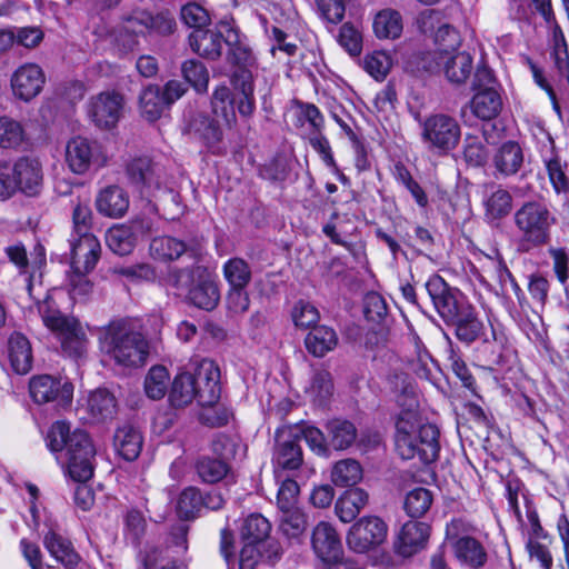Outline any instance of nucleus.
<instances>
[{"instance_id":"2eb2a0df","label":"nucleus","mask_w":569,"mask_h":569,"mask_svg":"<svg viewBox=\"0 0 569 569\" xmlns=\"http://www.w3.org/2000/svg\"><path fill=\"white\" fill-rule=\"evenodd\" d=\"M419 29L423 33H435V41L438 44V49L435 52L441 50L456 51L460 46V36L458 31L448 23L441 22V13L437 10H425L418 18Z\"/></svg>"},{"instance_id":"a878e982","label":"nucleus","mask_w":569,"mask_h":569,"mask_svg":"<svg viewBox=\"0 0 569 569\" xmlns=\"http://www.w3.org/2000/svg\"><path fill=\"white\" fill-rule=\"evenodd\" d=\"M97 210L109 218H121L128 211V193L119 186H108L96 199Z\"/></svg>"},{"instance_id":"603ef678","label":"nucleus","mask_w":569,"mask_h":569,"mask_svg":"<svg viewBox=\"0 0 569 569\" xmlns=\"http://www.w3.org/2000/svg\"><path fill=\"white\" fill-rule=\"evenodd\" d=\"M196 267L173 268L169 270L164 281L167 287L174 290L176 296L186 298L196 279Z\"/></svg>"},{"instance_id":"9d476101","label":"nucleus","mask_w":569,"mask_h":569,"mask_svg":"<svg viewBox=\"0 0 569 569\" xmlns=\"http://www.w3.org/2000/svg\"><path fill=\"white\" fill-rule=\"evenodd\" d=\"M192 366L193 371L191 376L199 405L203 407L213 406L219 400L221 392L218 366L209 359L194 361Z\"/></svg>"},{"instance_id":"3c124183","label":"nucleus","mask_w":569,"mask_h":569,"mask_svg":"<svg viewBox=\"0 0 569 569\" xmlns=\"http://www.w3.org/2000/svg\"><path fill=\"white\" fill-rule=\"evenodd\" d=\"M126 171L129 181L137 187L151 184L153 181V166L147 157L132 159L128 162Z\"/></svg>"},{"instance_id":"c756f323","label":"nucleus","mask_w":569,"mask_h":569,"mask_svg":"<svg viewBox=\"0 0 569 569\" xmlns=\"http://www.w3.org/2000/svg\"><path fill=\"white\" fill-rule=\"evenodd\" d=\"M113 443L116 450L124 460L133 461L141 452L143 439L137 428L131 425H124L117 429Z\"/></svg>"},{"instance_id":"7ed1b4c3","label":"nucleus","mask_w":569,"mask_h":569,"mask_svg":"<svg viewBox=\"0 0 569 569\" xmlns=\"http://www.w3.org/2000/svg\"><path fill=\"white\" fill-rule=\"evenodd\" d=\"M101 350L121 367H138L144 363L148 343L127 319H116L100 329Z\"/></svg>"},{"instance_id":"c85d7f7f","label":"nucleus","mask_w":569,"mask_h":569,"mask_svg":"<svg viewBox=\"0 0 569 569\" xmlns=\"http://www.w3.org/2000/svg\"><path fill=\"white\" fill-rule=\"evenodd\" d=\"M43 545L50 555L66 569L74 568L81 560L72 543L54 531H49L44 536Z\"/></svg>"},{"instance_id":"864d4df0","label":"nucleus","mask_w":569,"mask_h":569,"mask_svg":"<svg viewBox=\"0 0 569 569\" xmlns=\"http://www.w3.org/2000/svg\"><path fill=\"white\" fill-rule=\"evenodd\" d=\"M432 495L426 488H415L405 499V510L411 518L422 517L431 507Z\"/></svg>"},{"instance_id":"4d7b16f0","label":"nucleus","mask_w":569,"mask_h":569,"mask_svg":"<svg viewBox=\"0 0 569 569\" xmlns=\"http://www.w3.org/2000/svg\"><path fill=\"white\" fill-rule=\"evenodd\" d=\"M280 531L288 538H298L307 528L305 513L299 509L281 510Z\"/></svg>"},{"instance_id":"2f4dec72","label":"nucleus","mask_w":569,"mask_h":569,"mask_svg":"<svg viewBox=\"0 0 569 569\" xmlns=\"http://www.w3.org/2000/svg\"><path fill=\"white\" fill-rule=\"evenodd\" d=\"M299 441L303 439L311 451L321 457H329L330 448L328 441V435L325 433L317 427L300 421L293 425H287Z\"/></svg>"},{"instance_id":"4c0bfd02","label":"nucleus","mask_w":569,"mask_h":569,"mask_svg":"<svg viewBox=\"0 0 569 569\" xmlns=\"http://www.w3.org/2000/svg\"><path fill=\"white\" fill-rule=\"evenodd\" d=\"M402 29V17L393 9L381 10L375 17L373 31L379 39H397Z\"/></svg>"},{"instance_id":"4468645a","label":"nucleus","mask_w":569,"mask_h":569,"mask_svg":"<svg viewBox=\"0 0 569 569\" xmlns=\"http://www.w3.org/2000/svg\"><path fill=\"white\" fill-rule=\"evenodd\" d=\"M10 82L13 96L28 102L42 91L46 76L38 64L24 63L12 73Z\"/></svg>"},{"instance_id":"774afa93","label":"nucleus","mask_w":569,"mask_h":569,"mask_svg":"<svg viewBox=\"0 0 569 569\" xmlns=\"http://www.w3.org/2000/svg\"><path fill=\"white\" fill-rule=\"evenodd\" d=\"M292 320L299 328L307 329L316 327L320 315L315 306L306 301H299L292 309Z\"/></svg>"},{"instance_id":"0eeeda50","label":"nucleus","mask_w":569,"mask_h":569,"mask_svg":"<svg viewBox=\"0 0 569 569\" xmlns=\"http://www.w3.org/2000/svg\"><path fill=\"white\" fill-rule=\"evenodd\" d=\"M388 537V525L378 516H363L349 528L346 541L356 553H368L379 548Z\"/></svg>"},{"instance_id":"ea45409f","label":"nucleus","mask_w":569,"mask_h":569,"mask_svg":"<svg viewBox=\"0 0 569 569\" xmlns=\"http://www.w3.org/2000/svg\"><path fill=\"white\" fill-rule=\"evenodd\" d=\"M139 107L144 119L151 122L158 120L167 108L161 88L154 84L144 88L139 97Z\"/></svg>"},{"instance_id":"37998d69","label":"nucleus","mask_w":569,"mask_h":569,"mask_svg":"<svg viewBox=\"0 0 569 569\" xmlns=\"http://www.w3.org/2000/svg\"><path fill=\"white\" fill-rule=\"evenodd\" d=\"M116 399L106 389L93 391L88 399V410L96 421L111 419L116 413Z\"/></svg>"},{"instance_id":"ddd939ff","label":"nucleus","mask_w":569,"mask_h":569,"mask_svg":"<svg viewBox=\"0 0 569 569\" xmlns=\"http://www.w3.org/2000/svg\"><path fill=\"white\" fill-rule=\"evenodd\" d=\"M196 279L186 295V301L202 310H213L220 300L214 276L204 267H196Z\"/></svg>"},{"instance_id":"a19ab883","label":"nucleus","mask_w":569,"mask_h":569,"mask_svg":"<svg viewBox=\"0 0 569 569\" xmlns=\"http://www.w3.org/2000/svg\"><path fill=\"white\" fill-rule=\"evenodd\" d=\"M363 477L361 465L356 459L337 461L331 469V481L337 487H352Z\"/></svg>"},{"instance_id":"e433bc0d","label":"nucleus","mask_w":569,"mask_h":569,"mask_svg":"<svg viewBox=\"0 0 569 569\" xmlns=\"http://www.w3.org/2000/svg\"><path fill=\"white\" fill-rule=\"evenodd\" d=\"M502 108V100L493 87L478 91L471 101V109L475 116L482 120L495 119Z\"/></svg>"},{"instance_id":"338daca9","label":"nucleus","mask_w":569,"mask_h":569,"mask_svg":"<svg viewBox=\"0 0 569 569\" xmlns=\"http://www.w3.org/2000/svg\"><path fill=\"white\" fill-rule=\"evenodd\" d=\"M181 20L194 30L203 29L210 22L208 11L198 3L190 2L181 8Z\"/></svg>"},{"instance_id":"f03ea898","label":"nucleus","mask_w":569,"mask_h":569,"mask_svg":"<svg viewBox=\"0 0 569 569\" xmlns=\"http://www.w3.org/2000/svg\"><path fill=\"white\" fill-rule=\"evenodd\" d=\"M47 440L51 451H66L67 470L72 480L83 483L92 478L96 448L86 431H71L69 423L57 421L50 427Z\"/></svg>"},{"instance_id":"20e7f679","label":"nucleus","mask_w":569,"mask_h":569,"mask_svg":"<svg viewBox=\"0 0 569 569\" xmlns=\"http://www.w3.org/2000/svg\"><path fill=\"white\" fill-rule=\"evenodd\" d=\"M43 325L60 340L63 351L72 357H81L87 349V335L74 317L64 316L47 303L39 307Z\"/></svg>"},{"instance_id":"b1692460","label":"nucleus","mask_w":569,"mask_h":569,"mask_svg":"<svg viewBox=\"0 0 569 569\" xmlns=\"http://www.w3.org/2000/svg\"><path fill=\"white\" fill-rule=\"evenodd\" d=\"M429 526L425 522H406L398 536L396 550L403 557H409L421 549L429 538Z\"/></svg>"},{"instance_id":"e2e57ef3","label":"nucleus","mask_w":569,"mask_h":569,"mask_svg":"<svg viewBox=\"0 0 569 569\" xmlns=\"http://www.w3.org/2000/svg\"><path fill=\"white\" fill-rule=\"evenodd\" d=\"M541 16L552 28V42L557 56L566 54V41L560 27L555 22V16L551 9L550 0H536Z\"/></svg>"},{"instance_id":"0e129e2a","label":"nucleus","mask_w":569,"mask_h":569,"mask_svg":"<svg viewBox=\"0 0 569 569\" xmlns=\"http://www.w3.org/2000/svg\"><path fill=\"white\" fill-rule=\"evenodd\" d=\"M516 226L522 232L523 243L522 249L528 251L531 248V237L533 232V204L531 202L525 203L515 214Z\"/></svg>"},{"instance_id":"423d86ee","label":"nucleus","mask_w":569,"mask_h":569,"mask_svg":"<svg viewBox=\"0 0 569 569\" xmlns=\"http://www.w3.org/2000/svg\"><path fill=\"white\" fill-rule=\"evenodd\" d=\"M311 543L315 553L328 569H357L353 560L346 559L339 535L329 522H319L312 531Z\"/></svg>"},{"instance_id":"49530a36","label":"nucleus","mask_w":569,"mask_h":569,"mask_svg":"<svg viewBox=\"0 0 569 569\" xmlns=\"http://www.w3.org/2000/svg\"><path fill=\"white\" fill-rule=\"evenodd\" d=\"M456 326V336L466 343L473 342L481 333L482 323L470 312H465L461 307L458 310L457 319L446 320Z\"/></svg>"},{"instance_id":"5701e85b","label":"nucleus","mask_w":569,"mask_h":569,"mask_svg":"<svg viewBox=\"0 0 569 569\" xmlns=\"http://www.w3.org/2000/svg\"><path fill=\"white\" fill-rule=\"evenodd\" d=\"M231 83L238 92L237 109L242 118H250L256 110L254 78L249 69H238L231 77Z\"/></svg>"},{"instance_id":"f704fd0d","label":"nucleus","mask_w":569,"mask_h":569,"mask_svg":"<svg viewBox=\"0 0 569 569\" xmlns=\"http://www.w3.org/2000/svg\"><path fill=\"white\" fill-rule=\"evenodd\" d=\"M236 102L233 92L224 84L214 88L211 94L210 106L212 113L221 118L229 128L237 123Z\"/></svg>"},{"instance_id":"dca6fc26","label":"nucleus","mask_w":569,"mask_h":569,"mask_svg":"<svg viewBox=\"0 0 569 569\" xmlns=\"http://www.w3.org/2000/svg\"><path fill=\"white\" fill-rule=\"evenodd\" d=\"M29 391L33 401L39 405L59 399L64 406L71 402L73 387L68 382L61 383L49 375H41L30 380Z\"/></svg>"},{"instance_id":"58836bf2","label":"nucleus","mask_w":569,"mask_h":569,"mask_svg":"<svg viewBox=\"0 0 569 569\" xmlns=\"http://www.w3.org/2000/svg\"><path fill=\"white\" fill-rule=\"evenodd\" d=\"M523 161L522 150L516 142L502 144L493 157L496 169L505 176L516 173Z\"/></svg>"},{"instance_id":"9b49d317","label":"nucleus","mask_w":569,"mask_h":569,"mask_svg":"<svg viewBox=\"0 0 569 569\" xmlns=\"http://www.w3.org/2000/svg\"><path fill=\"white\" fill-rule=\"evenodd\" d=\"M272 462L281 470H297L303 463L302 449L287 425L276 430Z\"/></svg>"},{"instance_id":"393cba45","label":"nucleus","mask_w":569,"mask_h":569,"mask_svg":"<svg viewBox=\"0 0 569 569\" xmlns=\"http://www.w3.org/2000/svg\"><path fill=\"white\" fill-rule=\"evenodd\" d=\"M369 503V493L362 488H352L345 491L335 503V512L340 521L349 523L357 519L359 513Z\"/></svg>"},{"instance_id":"de8ad7c7","label":"nucleus","mask_w":569,"mask_h":569,"mask_svg":"<svg viewBox=\"0 0 569 569\" xmlns=\"http://www.w3.org/2000/svg\"><path fill=\"white\" fill-rule=\"evenodd\" d=\"M183 79L199 93L207 92L209 84V71L198 60L190 59L181 64Z\"/></svg>"},{"instance_id":"72a5a7b5","label":"nucleus","mask_w":569,"mask_h":569,"mask_svg":"<svg viewBox=\"0 0 569 569\" xmlns=\"http://www.w3.org/2000/svg\"><path fill=\"white\" fill-rule=\"evenodd\" d=\"M187 251L184 241L171 236L154 237L149 244L150 256L161 262L174 261Z\"/></svg>"},{"instance_id":"c9c22d12","label":"nucleus","mask_w":569,"mask_h":569,"mask_svg":"<svg viewBox=\"0 0 569 569\" xmlns=\"http://www.w3.org/2000/svg\"><path fill=\"white\" fill-rule=\"evenodd\" d=\"M338 343L336 331L327 326H316L307 335L305 345L315 357L321 358L333 350Z\"/></svg>"},{"instance_id":"6ab92c4d","label":"nucleus","mask_w":569,"mask_h":569,"mask_svg":"<svg viewBox=\"0 0 569 569\" xmlns=\"http://www.w3.org/2000/svg\"><path fill=\"white\" fill-rule=\"evenodd\" d=\"M17 192L36 196L40 192L43 171L40 161L31 157H20L13 162Z\"/></svg>"},{"instance_id":"8fccbe9b","label":"nucleus","mask_w":569,"mask_h":569,"mask_svg":"<svg viewBox=\"0 0 569 569\" xmlns=\"http://www.w3.org/2000/svg\"><path fill=\"white\" fill-rule=\"evenodd\" d=\"M223 274L231 288H246L251 280V269L240 258L228 260L223 266Z\"/></svg>"},{"instance_id":"680f3d73","label":"nucleus","mask_w":569,"mask_h":569,"mask_svg":"<svg viewBox=\"0 0 569 569\" xmlns=\"http://www.w3.org/2000/svg\"><path fill=\"white\" fill-rule=\"evenodd\" d=\"M486 217L490 220L500 219L511 210V196L508 191L498 189L486 200Z\"/></svg>"},{"instance_id":"5fc2aeb1","label":"nucleus","mask_w":569,"mask_h":569,"mask_svg":"<svg viewBox=\"0 0 569 569\" xmlns=\"http://www.w3.org/2000/svg\"><path fill=\"white\" fill-rule=\"evenodd\" d=\"M168 381V370L163 366H153L144 379L147 396L153 400L161 399L167 392Z\"/></svg>"},{"instance_id":"f257e3e1","label":"nucleus","mask_w":569,"mask_h":569,"mask_svg":"<svg viewBox=\"0 0 569 569\" xmlns=\"http://www.w3.org/2000/svg\"><path fill=\"white\" fill-rule=\"evenodd\" d=\"M391 390L397 393V403L402 408L396 423V449L405 459L416 457L423 463L435 461L439 453V430L435 425L422 423L419 416L415 386L407 373L389 376Z\"/></svg>"},{"instance_id":"052dcab7","label":"nucleus","mask_w":569,"mask_h":569,"mask_svg":"<svg viewBox=\"0 0 569 569\" xmlns=\"http://www.w3.org/2000/svg\"><path fill=\"white\" fill-rule=\"evenodd\" d=\"M87 273L83 270L72 269L68 274V292L76 302L84 301L92 292L93 284Z\"/></svg>"},{"instance_id":"aec40b11","label":"nucleus","mask_w":569,"mask_h":569,"mask_svg":"<svg viewBox=\"0 0 569 569\" xmlns=\"http://www.w3.org/2000/svg\"><path fill=\"white\" fill-rule=\"evenodd\" d=\"M71 269L90 272L96 267L101 252V246L94 234L70 237Z\"/></svg>"},{"instance_id":"cd10ccee","label":"nucleus","mask_w":569,"mask_h":569,"mask_svg":"<svg viewBox=\"0 0 569 569\" xmlns=\"http://www.w3.org/2000/svg\"><path fill=\"white\" fill-rule=\"evenodd\" d=\"M8 352L12 369L19 375H26L32 367V350L28 338L13 332L8 340Z\"/></svg>"},{"instance_id":"c03bdc74","label":"nucleus","mask_w":569,"mask_h":569,"mask_svg":"<svg viewBox=\"0 0 569 569\" xmlns=\"http://www.w3.org/2000/svg\"><path fill=\"white\" fill-rule=\"evenodd\" d=\"M271 532V523L260 513L248 516L241 528V537L246 542L263 543Z\"/></svg>"},{"instance_id":"bb28decb","label":"nucleus","mask_w":569,"mask_h":569,"mask_svg":"<svg viewBox=\"0 0 569 569\" xmlns=\"http://www.w3.org/2000/svg\"><path fill=\"white\" fill-rule=\"evenodd\" d=\"M151 21V12L141 7H134L121 16L119 31L129 36L126 43L129 49H132L138 43L137 37L149 32V23Z\"/></svg>"},{"instance_id":"a211bd4d","label":"nucleus","mask_w":569,"mask_h":569,"mask_svg":"<svg viewBox=\"0 0 569 569\" xmlns=\"http://www.w3.org/2000/svg\"><path fill=\"white\" fill-rule=\"evenodd\" d=\"M186 130L209 149L217 148L223 138L218 121L200 111L189 112L186 118Z\"/></svg>"},{"instance_id":"bf43d9fd","label":"nucleus","mask_w":569,"mask_h":569,"mask_svg":"<svg viewBox=\"0 0 569 569\" xmlns=\"http://www.w3.org/2000/svg\"><path fill=\"white\" fill-rule=\"evenodd\" d=\"M308 392L313 401L323 405L333 392V382L330 372L326 370L316 371L312 376Z\"/></svg>"},{"instance_id":"a18cd8bd","label":"nucleus","mask_w":569,"mask_h":569,"mask_svg":"<svg viewBox=\"0 0 569 569\" xmlns=\"http://www.w3.org/2000/svg\"><path fill=\"white\" fill-rule=\"evenodd\" d=\"M106 242L109 249L119 256L131 253L137 246L132 231L124 223L110 228L106 234Z\"/></svg>"},{"instance_id":"6e6552de","label":"nucleus","mask_w":569,"mask_h":569,"mask_svg":"<svg viewBox=\"0 0 569 569\" xmlns=\"http://www.w3.org/2000/svg\"><path fill=\"white\" fill-rule=\"evenodd\" d=\"M423 68L430 72L443 70L446 78L457 84L463 83L471 74L472 57L467 52L441 50L429 52L423 58Z\"/></svg>"},{"instance_id":"412c9836","label":"nucleus","mask_w":569,"mask_h":569,"mask_svg":"<svg viewBox=\"0 0 569 569\" xmlns=\"http://www.w3.org/2000/svg\"><path fill=\"white\" fill-rule=\"evenodd\" d=\"M223 23L219 24L218 30H193L188 39L191 50L204 59L218 60L222 53V43L226 36V28L222 27Z\"/></svg>"},{"instance_id":"f8f14e48","label":"nucleus","mask_w":569,"mask_h":569,"mask_svg":"<svg viewBox=\"0 0 569 569\" xmlns=\"http://www.w3.org/2000/svg\"><path fill=\"white\" fill-rule=\"evenodd\" d=\"M123 109V97L116 91H104L91 98L88 114L94 124L111 129L119 121Z\"/></svg>"},{"instance_id":"f3484780","label":"nucleus","mask_w":569,"mask_h":569,"mask_svg":"<svg viewBox=\"0 0 569 569\" xmlns=\"http://www.w3.org/2000/svg\"><path fill=\"white\" fill-rule=\"evenodd\" d=\"M426 289L437 311L445 320L457 319L458 310L462 306L460 305L456 289L450 288L438 274H433L429 278L426 283Z\"/></svg>"},{"instance_id":"39448f33","label":"nucleus","mask_w":569,"mask_h":569,"mask_svg":"<svg viewBox=\"0 0 569 569\" xmlns=\"http://www.w3.org/2000/svg\"><path fill=\"white\" fill-rule=\"evenodd\" d=\"M460 136V126L450 116L432 114L421 122V139L430 151L449 152L458 146Z\"/></svg>"},{"instance_id":"13d9d810","label":"nucleus","mask_w":569,"mask_h":569,"mask_svg":"<svg viewBox=\"0 0 569 569\" xmlns=\"http://www.w3.org/2000/svg\"><path fill=\"white\" fill-rule=\"evenodd\" d=\"M203 508L201 492L194 488H186L179 496L177 510L180 517L184 519L193 518Z\"/></svg>"},{"instance_id":"1a4fd4ad","label":"nucleus","mask_w":569,"mask_h":569,"mask_svg":"<svg viewBox=\"0 0 569 569\" xmlns=\"http://www.w3.org/2000/svg\"><path fill=\"white\" fill-rule=\"evenodd\" d=\"M463 525L453 520L447 526L446 541L453 550L456 558L465 566L479 569L487 562V552L479 540L462 533Z\"/></svg>"},{"instance_id":"6e6d98bb","label":"nucleus","mask_w":569,"mask_h":569,"mask_svg":"<svg viewBox=\"0 0 569 569\" xmlns=\"http://www.w3.org/2000/svg\"><path fill=\"white\" fill-rule=\"evenodd\" d=\"M24 138L22 126L12 118L0 117V148L14 149Z\"/></svg>"},{"instance_id":"09e8293b","label":"nucleus","mask_w":569,"mask_h":569,"mask_svg":"<svg viewBox=\"0 0 569 569\" xmlns=\"http://www.w3.org/2000/svg\"><path fill=\"white\" fill-rule=\"evenodd\" d=\"M198 476L203 482L214 483L222 480L230 470V466L224 460L213 457H202L196 463Z\"/></svg>"},{"instance_id":"7c9ffc66","label":"nucleus","mask_w":569,"mask_h":569,"mask_svg":"<svg viewBox=\"0 0 569 569\" xmlns=\"http://www.w3.org/2000/svg\"><path fill=\"white\" fill-rule=\"evenodd\" d=\"M325 428L328 435L329 448L335 450H347L357 440V428L349 420L335 418L329 420Z\"/></svg>"},{"instance_id":"69168bd1","label":"nucleus","mask_w":569,"mask_h":569,"mask_svg":"<svg viewBox=\"0 0 569 569\" xmlns=\"http://www.w3.org/2000/svg\"><path fill=\"white\" fill-rule=\"evenodd\" d=\"M365 69L375 79H385L391 69L392 61L389 54L383 51H376L365 58Z\"/></svg>"},{"instance_id":"79ce46f5","label":"nucleus","mask_w":569,"mask_h":569,"mask_svg":"<svg viewBox=\"0 0 569 569\" xmlns=\"http://www.w3.org/2000/svg\"><path fill=\"white\" fill-rule=\"evenodd\" d=\"M169 399L171 405L176 408L186 407L194 399L198 400L191 372H181L176 376L169 393Z\"/></svg>"},{"instance_id":"4be33fe9","label":"nucleus","mask_w":569,"mask_h":569,"mask_svg":"<svg viewBox=\"0 0 569 569\" xmlns=\"http://www.w3.org/2000/svg\"><path fill=\"white\" fill-rule=\"evenodd\" d=\"M97 144L88 139L82 137L72 138L66 146L67 164L72 172L82 174L97 160Z\"/></svg>"},{"instance_id":"473e14b6","label":"nucleus","mask_w":569,"mask_h":569,"mask_svg":"<svg viewBox=\"0 0 569 569\" xmlns=\"http://www.w3.org/2000/svg\"><path fill=\"white\" fill-rule=\"evenodd\" d=\"M222 27L226 28L224 43L228 46V62L239 69H248L253 63L251 49L241 42L238 30L229 23H223Z\"/></svg>"}]
</instances>
